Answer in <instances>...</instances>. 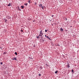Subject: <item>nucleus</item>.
<instances>
[{"label": "nucleus", "instance_id": "obj_3", "mask_svg": "<svg viewBox=\"0 0 79 79\" xmlns=\"http://www.w3.org/2000/svg\"><path fill=\"white\" fill-rule=\"evenodd\" d=\"M13 60H16L17 61V60H16V57H13L12 59Z\"/></svg>", "mask_w": 79, "mask_h": 79}, {"label": "nucleus", "instance_id": "obj_10", "mask_svg": "<svg viewBox=\"0 0 79 79\" xmlns=\"http://www.w3.org/2000/svg\"><path fill=\"white\" fill-rule=\"evenodd\" d=\"M7 18L8 19H10L11 18V17L10 16H8Z\"/></svg>", "mask_w": 79, "mask_h": 79}, {"label": "nucleus", "instance_id": "obj_29", "mask_svg": "<svg viewBox=\"0 0 79 79\" xmlns=\"http://www.w3.org/2000/svg\"><path fill=\"white\" fill-rule=\"evenodd\" d=\"M52 17H53V15H52Z\"/></svg>", "mask_w": 79, "mask_h": 79}, {"label": "nucleus", "instance_id": "obj_27", "mask_svg": "<svg viewBox=\"0 0 79 79\" xmlns=\"http://www.w3.org/2000/svg\"><path fill=\"white\" fill-rule=\"evenodd\" d=\"M45 37H47V35H45Z\"/></svg>", "mask_w": 79, "mask_h": 79}, {"label": "nucleus", "instance_id": "obj_18", "mask_svg": "<svg viewBox=\"0 0 79 79\" xmlns=\"http://www.w3.org/2000/svg\"><path fill=\"white\" fill-rule=\"evenodd\" d=\"M72 73H73L74 72V70H73V69H72Z\"/></svg>", "mask_w": 79, "mask_h": 79}, {"label": "nucleus", "instance_id": "obj_2", "mask_svg": "<svg viewBox=\"0 0 79 79\" xmlns=\"http://www.w3.org/2000/svg\"><path fill=\"white\" fill-rule=\"evenodd\" d=\"M39 6L40 7H41V8H42V9L43 10V6H42V5L40 4L39 5Z\"/></svg>", "mask_w": 79, "mask_h": 79}, {"label": "nucleus", "instance_id": "obj_5", "mask_svg": "<svg viewBox=\"0 0 79 79\" xmlns=\"http://www.w3.org/2000/svg\"><path fill=\"white\" fill-rule=\"evenodd\" d=\"M67 68H69L70 67V66H69V64H68L67 65Z\"/></svg>", "mask_w": 79, "mask_h": 79}, {"label": "nucleus", "instance_id": "obj_23", "mask_svg": "<svg viewBox=\"0 0 79 79\" xmlns=\"http://www.w3.org/2000/svg\"><path fill=\"white\" fill-rule=\"evenodd\" d=\"M39 75L40 76H41V74H39Z\"/></svg>", "mask_w": 79, "mask_h": 79}, {"label": "nucleus", "instance_id": "obj_7", "mask_svg": "<svg viewBox=\"0 0 79 79\" xmlns=\"http://www.w3.org/2000/svg\"><path fill=\"white\" fill-rule=\"evenodd\" d=\"M24 6H21V8L22 9H24Z\"/></svg>", "mask_w": 79, "mask_h": 79}, {"label": "nucleus", "instance_id": "obj_26", "mask_svg": "<svg viewBox=\"0 0 79 79\" xmlns=\"http://www.w3.org/2000/svg\"><path fill=\"white\" fill-rule=\"evenodd\" d=\"M21 31L22 32H23V30H21Z\"/></svg>", "mask_w": 79, "mask_h": 79}, {"label": "nucleus", "instance_id": "obj_16", "mask_svg": "<svg viewBox=\"0 0 79 79\" xmlns=\"http://www.w3.org/2000/svg\"><path fill=\"white\" fill-rule=\"evenodd\" d=\"M24 5H26V6H27V3H26V4H25Z\"/></svg>", "mask_w": 79, "mask_h": 79}, {"label": "nucleus", "instance_id": "obj_12", "mask_svg": "<svg viewBox=\"0 0 79 79\" xmlns=\"http://www.w3.org/2000/svg\"><path fill=\"white\" fill-rule=\"evenodd\" d=\"M3 54H4V55H5V54H6V52H4Z\"/></svg>", "mask_w": 79, "mask_h": 79}, {"label": "nucleus", "instance_id": "obj_34", "mask_svg": "<svg viewBox=\"0 0 79 79\" xmlns=\"http://www.w3.org/2000/svg\"><path fill=\"white\" fill-rule=\"evenodd\" d=\"M34 47H35V45H34Z\"/></svg>", "mask_w": 79, "mask_h": 79}, {"label": "nucleus", "instance_id": "obj_9", "mask_svg": "<svg viewBox=\"0 0 79 79\" xmlns=\"http://www.w3.org/2000/svg\"><path fill=\"white\" fill-rule=\"evenodd\" d=\"M11 3H10L7 6H11Z\"/></svg>", "mask_w": 79, "mask_h": 79}, {"label": "nucleus", "instance_id": "obj_31", "mask_svg": "<svg viewBox=\"0 0 79 79\" xmlns=\"http://www.w3.org/2000/svg\"><path fill=\"white\" fill-rule=\"evenodd\" d=\"M47 31H48V29H47Z\"/></svg>", "mask_w": 79, "mask_h": 79}, {"label": "nucleus", "instance_id": "obj_28", "mask_svg": "<svg viewBox=\"0 0 79 79\" xmlns=\"http://www.w3.org/2000/svg\"><path fill=\"white\" fill-rule=\"evenodd\" d=\"M19 11H21V9H19Z\"/></svg>", "mask_w": 79, "mask_h": 79}, {"label": "nucleus", "instance_id": "obj_13", "mask_svg": "<svg viewBox=\"0 0 79 79\" xmlns=\"http://www.w3.org/2000/svg\"><path fill=\"white\" fill-rule=\"evenodd\" d=\"M57 73H58V71H56L55 72V74H57Z\"/></svg>", "mask_w": 79, "mask_h": 79}, {"label": "nucleus", "instance_id": "obj_25", "mask_svg": "<svg viewBox=\"0 0 79 79\" xmlns=\"http://www.w3.org/2000/svg\"><path fill=\"white\" fill-rule=\"evenodd\" d=\"M42 40V41H43V42H44V40Z\"/></svg>", "mask_w": 79, "mask_h": 79}, {"label": "nucleus", "instance_id": "obj_14", "mask_svg": "<svg viewBox=\"0 0 79 79\" xmlns=\"http://www.w3.org/2000/svg\"><path fill=\"white\" fill-rule=\"evenodd\" d=\"M5 23H6V21H7V19H5Z\"/></svg>", "mask_w": 79, "mask_h": 79}, {"label": "nucleus", "instance_id": "obj_21", "mask_svg": "<svg viewBox=\"0 0 79 79\" xmlns=\"http://www.w3.org/2000/svg\"><path fill=\"white\" fill-rule=\"evenodd\" d=\"M3 64V62H1V64Z\"/></svg>", "mask_w": 79, "mask_h": 79}, {"label": "nucleus", "instance_id": "obj_6", "mask_svg": "<svg viewBox=\"0 0 79 79\" xmlns=\"http://www.w3.org/2000/svg\"><path fill=\"white\" fill-rule=\"evenodd\" d=\"M43 37H44V36H42L41 37H40V38H40V40H42L43 39Z\"/></svg>", "mask_w": 79, "mask_h": 79}, {"label": "nucleus", "instance_id": "obj_33", "mask_svg": "<svg viewBox=\"0 0 79 79\" xmlns=\"http://www.w3.org/2000/svg\"><path fill=\"white\" fill-rule=\"evenodd\" d=\"M18 8H19V7H18Z\"/></svg>", "mask_w": 79, "mask_h": 79}, {"label": "nucleus", "instance_id": "obj_1", "mask_svg": "<svg viewBox=\"0 0 79 79\" xmlns=\"http://www.w3.org/2000/svg\"><path fill=\"white\" fill-rule=\"evenodd\" d=\"M42 30H41L40 31V35L37 37H36L37 39H39V38L40 37V36L43 35V33H42Z\"/></svg>", "mask_w": 79, "mask_h": 79}, {"label": "nucleus", "instance_id": "obj_17", "mask_svg": "<svg viewBox=\"0 0 79 79\" xmlns=\"http://www.w3.org/2000/svg\"><path fill=\"white\" fill-rule=\"evenodd\" d=\"M28 3H31V1H30V0L28 1Z\"/></svg>", "mask_w": 79, "mask_h": 79}, {"label": "nucleus", "instance_id": "obj_36", "mask_svg": "<svg viewBox=\"0 0 79 79\" xmlns=\"http://www.w3.org/2000/svg\"><path fill=\"white\" fill-rule=\"evenodd\" d=\"M50 21H51V20H50Z\"/></svg>", "mask_w": 79, "mask_h": 79}, {"label": "nucleus", "instance_id": "obj_20", "mask_svg": "<svg viewBox=\"0 0 79 79\" xmlns=\"http://www.w3.org/2000/svg\"><path fill=\"white\" fill-rule=\"evenodd\" d=\"M45 32H47V30L46 29L45 30Z\"/></svg>", "mask_w": 79, "mask_h": 79}, {"label": "nucleus", "instance_id": "obj_8", "mask_svg": "<svg viewBox=\"0 0 79 79\" xmlns=\"http://www.w3.org/2000/svg\"><path fill=\"white\" fill-rule=\"evenodd\" d=\"M39 68L40 69H43V67L42 66H40Z\"/></svg>", "mask_w": 79, "mask_h": 79}, {"label": "nucleus", "instance_id": "obj_32", "mask_svg": "<svg viewBox=\"0 0 79 79\" xmlns=\"http://www.w3.org/2000/svg\"><path fill=\"white\" fill-rule=\"evenodd\" d=\"M66 20L67 21V19H66Z\"/></svg>", "mask_w": 79, "mask_h": 79}, {"label": "nucleus", "instance_id": "obj_22", "mask_svg": "<svg viewBox=\"0 0 79 79\" xmlns=\"http://www.w3.org/2000/svg\"><path fill=\"white\" fill-rule=\"evenodd\" d=\"M46 66H47L48 67L49 66V65H48L47 64H46Z\"/></svg>", "mask_w": 79, "mask_h": 79}, {"label": "nucleus", "instance_id": "obj_30", "mask_svg": "<svg viewBox=\"0 0 79 79\" xmlns=\"http://www.w3.org/2000/svg\"><path fill=\"white\" fill-rule=\"evenodd\" d=\"M0 48H1V49H2V48L1 47H0Z\"/></svg>", "mask_w": 79, "mask_h": 79}, {"label": "nucleus", "instance_id": "obj_15", "mask_svg": "<svg viewBox=\"0 0 79 79\" xmlns=\"http://www.w3.org/2000/svg\"><path fill=\"white\" fill-rule=\"evenodd\" d=\"M43 10H44V8H45V6H43Z\"/></svg>", "mask_w": 79, "mask_h": 79}, {"label": "nucleus", "instance_id": "obj_19", "mask_svg": "<svg viewBox=\"0 0 79 79\" xmlns=\"http://www.w3.org/2000/svg\"><path fill=\"white\" fill-rule=\"evenodd\" d=\"M46 37L48 38H48H49V37L48 36H47Z\"/></svg>", "mask_w": 79, "mask_h": 79}, {"label": "nucleus", "instance_id": "obj_11", "mask_svg": "<svg viewBox=\"0 0 79 79\" xmlns=\"http://www.w3.org/2000/svg\"><path fill=\"white\" fill-rule=\"evenodd\" d=\"M15 55H17L18 53H17V52H15Z\"/></svg>", "mask_w": 79, "mask_h": 79}, {"label": "nucleus", "instance_id": "obj_4", "mask_svg": "<svg viewBox=\"0 0 79 79\" xmlns=\"http://www.w3.org/2000/svg\"><path fill=\"white\" fill-rule=\"evenodd\" d=\"M60 31H61V32H63V28H62V27H61L60 29Z\"/></svg>", "mask_w": 79, "mask_h": 79}, {"label": "nucleus", "instance_id": "obj_35", "mask_svg": "<svg viewBox=\"0 0 79 79\" xmlns=\"http://www.w3.org/2000/svg\"><path fill=\"white\" fill-rule=\"evenodd\" d=\"M31 59H32V58H31Z\"/></svg>", "mask_w": 79, "mask_h": 79}, {"label": "nucleus", "instance_id": "obj_24", "mask_svg": "<svg viewBox=\"0 0 79 79\" xmlns=\"http://www.w3.org/2000/svg\"><path fill=\"white\" fill-rule=\"evenodd\" d=\"M48 39H49V40H51V39H50V38H48Z\"/></svg>", "mask_w": 79, "mask_h": 79}]
</instances>
